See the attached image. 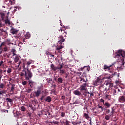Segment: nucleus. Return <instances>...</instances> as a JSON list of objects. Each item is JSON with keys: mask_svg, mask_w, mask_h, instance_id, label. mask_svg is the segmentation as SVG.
Returning <instances> with one entry per match:
<instances>
[{"mask_svg": "<svg viewBox=\"0 0 125 125\" xmlns=\"http://www.w3.org/2000/svg\"><path fill=\"white\" fill-rule=\"evenodd\" d=\"M49 123H51V124H52L53 123L55 125H58L59 122L57 121L54 120L53 122H52V121L49 122Z\"/></svg>", "mask_w": 125, "mask_h": 125, "instance_id": "obj_29", "label": "nucleus"}, {"mask_svg": "<svg viewBox=\"0 0 125 125\" xmlns=\"http://www.w3.org/2000/svg\"><path fill=\"white\" fill-rule=\"evenodd\" d=\"M25 64H26V62H24L23 64V65H22L23 69H24V70H23V72H25V69H26Z\"/></svg>", "mask_w": 125, "mask_h": 125, "instance_id": "obj_44", "label": "nucleus"}, {"mask_svg": "<svg viewBox=\"0 0 125 125\" xmlns=\"http://www.w3.org/2000/svg\"><path fill=\"white\" fill-rule=\"evenodd\" d=\"M118 102L121 103H125V96H120L118 97Z\"/></svg>", "mask_w": 125, "mask_h": 125, "instance_id": "obj_6", "label": "nucleus"}, {"mask_svg": "<svg viewBox=\"0 0 125 125\" xmlns=\"http://www.w3.org/2000/svg\"><path fill=\"white\" fill-rule=\"evenodd\" d=\"M110 83L111 82L109 81H105V82H104V85H106V86H109Z\"/></svg>", "mask_w": 125, "mask_h": 125, "instance_id": "obj_24", "label": "nucleus"}, {"mask_svg": "<svg viewBox=\"0 0 125 125\" xmlns=\"http://www.w3.org/2000/svg\"><path fill=\"white\" fill-rule=\"evenodd\" d=\"M41 94V92L40 91L37 90L34 92L35 97H39Z\"/></svg>", "mask_w": 125, "mask_h": 125, "instance_id": "obj_17", "label": "nucleus"}, {"mask_svg": "<svg viewBox=\"0 0 125 125\" xmlns=\"http://www.w3.org/2000/svg\"><path fill=\"white\" fill-rule=\"evenodd\" d=\"M29 84L30 86V87L32 88L34 86V85H35L36 83L32 80L28 81Z\"/></svg>", "mask_w": 125, "mask_h": 125, "instance_id": "obj_12", "label": "nucleus"}, {"mask_svg": "<svg viewBox=\"0 0 125 125\" xmlns=\"http://www.w3.org/2000/svg\"><path fill=\"white\" fill-rule=\"evenodd\" d=\"M3 63H4V62L2 61L0 62V67H1V66L3 64Z\"/></svg>", "mask_w": 125, "mask_h": 125, "instance_id": "obj_58", "label": "nucleus"}, {"mask_svg": "<svg viewBox=\"0 0 125 125\" xmlns=\"http://www.w3.org/2000/svg\"><path fill=\"white\" fill-rule=\"evenodd\" d=\"M110 109H105V113L108 114L110 113Z\"/></svg>", "mask_w": 125, "mask_h": 125, "instance_id": "obj_39", "label": "nucleus"}, {"mask_svg": "<svg viewBox=\"0 0 125 125\" xmlns=\"http://www.w3.org/2000/svg\"><path fill=\"white\" fill-rule=\"evenodd\" d=\"M113 87V84L112 83L110 82V83H109V84L108 85V87L109 88H112Z\"/></svg>", "mask_w": 125, "mask_h": 125, "instance_id": "obj_37", "label": "nucleus"}, {"mask_svg": "<svg viewBox=\"0 0 125 125\" xmlns=\"http://www.w3.org/2000/svg\"><path fill=\"white\" fill-rule=\"evenodd\" d=\"M30 37V34L29 33H27V34L25 35L26 39H29Z\"/></svg>", "mask_w": 125, "mask_h": 125, "instance_id": "obj_40", "label": "nucleus"}, {"mask_svg": "<svg viewBox=\"0 0 125 125\" xmlns=\"http://www.w3.org/2000/svg\"><path fill=\"white\" fill-rule=\"evenodd\" d=\"M74 94L76 96H78V97H80L81 96V93L79 90H75L74 91Z\"/></svg>", "mask_w": 125, "mask_h": 125, "instance_id": "obj_15", "label": "nucleus"}, {"mask_svg": "<svg viewBox=\"0 0 125 125\" xmlns=\"http://www.w3.org/2000/svg\"><path fill=\"white\" fill-rule=\"evenodd\" d=\"M20 76L21 77H24L25 76V74L22 72H21L20 74Z\"/></svg>", "mask_w": 125, "mask_h": 125, "instance_id": "obj_53", "label": "nucleus"}, {"mask_svg": "<svg viewBox=\"0 0 125 125\" xmlns=\"http://www.w3.org/2000/svg\"><path fill=\"white\" fill-rule=\"evenodd\" d=\"M43 90V85L42 84L40 86L38 87V91H40L41 93V91H42Z\"/></svg>", "mask_w": 125, "mask_h": 125, "instance_id": "obj_21", "label": "nucleus"}, {"mask_svg": "<svg viewBox=\"0 0 125 125\" xmlns=\"http://www.w3.org/2000/svg\"><path fill=\"white\" fill-rule=\"evenodd\" d=\"M56 84H54V85H53L52 86V88H53L54 89L56 88Z\"/></svg>", "mask_w": 125, "mask_h": 125, "instance_id": "obj_62", "label": "nucleus"}, {"mask_svg": "<svg viewBox=\"0 0 125 125\" xmlns=\"http://www.w3.org/2000/svg\"><path fill=\"white\" fill-rule=\"evenodd\" d=\"M46 82H47V83H50V84H53L54 81L52 80V78H47L46 79Z\"/></svg>", "mask_w": 125, "mask_h": 125, "instance_id": "obj_14", "label": "nucleus"}, {"mask_svg": "<svg viewBox=\"0 0 125 125\" xmlns=\"http://www.w3.org/2000/svg\"><path fill=\"white\" fill-rule=\"evenodd\" d=\"M9 14V12H0V17L3 21L7 18H8Z\"/></svg>", "mask_w": 125, "mask_h": 125, "instance_id": "obj_4", "label": "nucleus"}, {"mask_svg": "<svg viewBox=\"0 0 125 125\" xmlns=\"http://www.w3.org/2000/svg\"><path fill=\"white\" fill-rule=\"evenodd\" d=\"M61 116L62 117H64L65 116V112H62L61 114Z\"/></svg>", "mask_w": 125, "mask_h": 125, "instance_id": "obj_43", "label": "nucleus"}, {"mask_svg": "<svg viewBox=\"0 0 125 125\" xmlns=\"http://www.w3.org/2000/svg\"><path fill=\"white\" fill-rule=\"evenodd\" d=\"M97 108H98V109H101V110H100V112H103L104 110L105 111V110H106V109L103 108L102 106L99 105H98V106H97Z\"/></svg>", "mask_w": 125, "mask_h": 125, "instance_id": "obj_18", "label": "nucleus"}, {"mask_svg": "<svg viewBox=\"0 0 125 125\" xmlns=\"http://www.w3.org/2000/svg\"><path fill=\"white\" fill-rule=\"evenodd\" d=\"M27 82L26 81H23V82H22V85H23V86L26 85H27Z\"/></svg>", "mask_w": 125, "mask_h": 125, "instance_id": "obj_38", "label": "nucleus"}, {"mask_svg": "<svg viewBox=\"0 0 125 125\" xmlns=\"http://www.w3.org/2000/svg\"><path fill=\"white\" fill-rule=\"evenodd\" d=\"M7 72L8 74H10V73H11V72H12V69L11 68H8Z\"/></svg>", "mask_w": 125, "mask_h": 125, "instance_id": "obj_49", "label": "nucleus"}, {"mask_svg": "<svg viewBox=\"0 0 125 125\" xmlns=\"http://www.w3.org/2000/svg\"><path fill=\"white\" fill-rule=\"evenodd\" d=\"M73 125H78V122H72Z\"/></svg>", "mask_w": 125, "mask_h": 125, "instance_id": "obj_60", "label": "nucleus"}, {"mask_svg": "<svg viewBox=\"0 0 125 125\" xmlns=\"http://www.w3.org/2000/svg\"><path fill=\"white\" fill-rule=\"evenodd\" d=\"M116 57L118 58V64L120 65V66L117 67L118 70H123L124 68L123 61H124V58H125V52L122 50H119L116 53Z\"/></svg>", "mask_w": 125, "mask_h": 125, "instance_id": "obj_1", "label": "nucleus"}, {"mask_svg": "<svg viewBox=\"0 0 125 125\" xmlns=\"http://www.w3.org/2000/svg\"><path fill=\"white\" fill-rule=\"evenodd\" d=\"M11 52H13V56H15V55H16V51L15 49H12L11 50Z\"/></svg>", "mask_w": 125, "mask_h": 125, "instance_id": "obj_32", "label": "nucleus"}, {"mask_svg": "<svg viewBox=\"0 0 125 125\" xmlns=\"http://www.w3.org/2000/svg\"><path fill=\"white\" fill-rule=\"evenodd\" d=\"M26 64H27V65H28L27 67L28 66V67H29V65H31V64H32V62H30V61L27 62V63Z\"/></svg>", "mask_w": 125, "mask_h": 125, "instance_id": "obj_51", "label": "nucleus"}, {"mask_svg": "<svg viewBox=\"0 0 125 125\" xmlns=\"http://www.w3.org/2000/svg\"><path fill=\"white\" fill-rule=\"evenodd\" d=\"M22 112H25L26 111V108L24 106H22L20 107V109Z\"/></svg>", "mask_w": 125, "mask_h": 125, "instance_id": "obj_23", "label": "nucleus"}, {"mask_svg": "<svg viewBox=\"0 0 125 125\" xmlns=\"http://www.w3.org/2000/svg\"><path fill=\"white\" fill-rule=\"evenodd\" d=\"M104 106L106 108H109L111 107V104L109 102H105L104 103Z\"/></svg>", "mask_w": 125, "mask_h": 125, "instance_id": "obj_20", "label": "nucleus"}, {"mask_svg": "<svg viewBox=\"0 0 125 125\" xmlns=\"http://www.w3.org/2000/svg\"><path fill=\"white\" fill-rule=\"evenodd\" d=\"M110 114H109V115H110V117L113 118V115L114 114L113 109H112V111H111V112H110Z\"/></svg>", "mask_w": 125, "mask_h": 125, "instance_id": "obj_50", "label": "nucleus"}, {"mask_svg": "<svg viewBox=\"0 0 125 125\" xmlns=\"http://www.w3.org/2000/svg\"><path fill=\"white\" fill-rule=\"evenodd\" d=\"M82 76L86 78L87 77V72L85 71L82 73Z\"/></svg>", "mask_w": 125, "mask_h": 125, "instance_id": "obj_30", "label": "nucleus"}, {"mask_svg": "<svg viewBox=\"0 0 125 125\" xmlns=\"http://www.w3.org/2000/svg\"><path fill=\"white\" fill-rule=\"evenodd\" d=\"M27 72L25 71V77L26 80H29L30 79L32 78L33 76L32 73L30 70H29L28 66H27Z\"/></svg>", "mask_w": 125, "mask_h": 125, "instance_id": "obj_2", "label": "nucleus"}, {"mask_svg": "<svg viewBox=\"0 0 125 125\" xmlns=\"http://www.w3.org/2000/svg\"><path fill=\"white\" fill-rule=\"evenodd\" d=\"M4 26V24H3L2 22L1 21H0V27H3Z\"/></svg>", "mask_w": 125, "mask_h": 125, "instance_id": "obj_48", "label": "nucleus"}, {"mask_svg": "<svg viewBox=\"0 0 125 125\" xmlns=\"http://www.w3.org/2000/svg\"><path fill=\"white\" fill-rule=\"evenodd\" d=\"M65 41V39H64V38L63 37L62 35H61L60 36V40L58 41V43L59 44H62V42H64Z\"/></svg>", "mask_w": 125, "mask_h": 125, "instance_id": "obj_9", "label": "nucleus"}, {"mask_svg": "<svg viewBox=\"0 0 125 125\" xmlns=\"http://www.w3.org/2000/svg\"><path fill=\"white\" fill-rule=\"evenodd\" d=\"M46 98L45 96H42L41 97V99H40V100L41 101H43L44 100L45 101V99Z\"/></svg>", "mask_w": 125, "mask_h": 125, "instance_id": "obj_42", "label": "nucleus"}, {"mask_svg": "<svg viewBox=\"0 0 125 125\" xmlns=\"http://www.w3.org/2000/svg\"><path fill=\"white\" fill-rule=\"evenodd\" d=\"M59 68H61V69H58V70H60L59 73L61 75H64V74H66V71L64 69H62V68H63V65L62 64L59 65Z\"/></svg>", "mask_w": 125, "mask_h": 125, "instance_id": "obj_5", "label": "nucleus"}, {"mask_svg": "<svg viewBox=\"0 0 125 125\" xmlns=\"http://www.w3.org/2000/svg\"><path fill=\"white\" fill-rule=\"evenodd\" d=\"M62 48H63V47L62 46H60L57 48V50L59 51L60 50H61V49H62Z\"/></svg>", "mask_w": 125, "mask_h": 125, "instance_id": "obj_33", "label": "nucleus"}, {"mask_svg": "<svg viewBox=\"0 0 125 125\" xmlns=\"http://www.w3.org/2000/svg\"><path fill=\"white\" fill-rule=\"evenodd\" d=\"M60 66H55L54 64H52L50 65V68L52 70V71H54V72H56L57 70H58V69H61L62 68V67H59Z\"/></svg>", "mask_w": 125, "mask_h": 125, "instance_id": "obj_7", "label": "nucleus"}, {"mask_svg": "<svg viewBox=\"0 0 125 125\" xmlns=\"http://www.w3.org/2000/svg\"><path fill=\"white\" fill-rule=\"evenodd\" d=\"M60 30H61V32H62V31L64 32L66 29L65 28H63L62 29H61Z\"/></svg>", "mask_w": 125, "mask_h": 125, "instance_id": "obj_63", "label": "nucleus"}, {"mask_svg": "<svg viewBox=\"0 0 125 125\" xmlns=\"http://www.w3.org/2000/svg\"><path fill=\"white\" fill-rule=\"evenodd\" d=\"M4 87H5V85L3 83H1L0 85V88L1 89H3Z\"/></svg>", "mask_w": 125, "mask_h": 125, "instance_id": "obj_45", "label": "nucleus"}, {"mask_svg": "<svg viewBox=\"0 0 125 125\" xmlns=\"http://www.w3.org/2000/svg\"><path fill=\"white\" fill-rule=\"evenodd\" d=\"M69 121H68V120H66V122H65V125H70V124H69Z\"/></svg>", "mask_w": 125, "mask_h": 125, "instance_id": "obj_54", "label": "nucleus"}, {"mask_svg": "<svg viewBox=\"0 0 125 125\" xmlns=\"http://www.w3.org/2000/svg\"><path fill=\"white\" fill-rule=\"evenodd\" d=\"M8 49L6 46L3 48V52H8Z\"/></svg>", "mask_w": 125, "mask_h": 125, "instance_id": "obj_34", "label": "nucleus"}, {"mask_svg": "<svg viewBox=\"0 0 125 125\" xmlns=\"http://www.w3.org/2000/svg\"><path fill=\"white\" fill-rule=\"evenodd\" d=\"M67 34V32H64V33H63V34L62 36H64V37H66Z\"/></svg>", "mask_w": 125, "mask_h": 125, "instance_id": "obj_61", "label": "nucleus"}, {"mask_svg": "<svg viewBox=\"0 0 125 125\" xmlns=\"http://www.w3.org/2000/svg\"><path fill=\"white\" fill-rule=\"evenodd\" d=\"M3 21H5V24L10 25V21L8 19V18H7L6 19H4Z\"/></svg>", "mask_w": 125, "mask_h": 125, "instance_id": "obj_19", "label": "nucleus"}, {"mask_svg": "<svg viewBox=\"0 0 125 125\" xmlns=\"http://www.w3.org/2000/svg\"><path fill=\"white\" fill-rule=\"evenodd\" d=\"M63 81V78H62L61 77H59L58 78V83H62Z\"/></svg>", "mask_w": 125, "mask_h": 125, "instance_id": "obj_22", "label": "nucleus"}, {"mask_svg": "<svg viewBox=\"0 0 125 125\" xmlns=\"http://www.w3.org/2000/svg\"><path fill=\"white\" fill-rule=\"evenodd\" d=\"M5 44H6V42H3L0 45V47H2L3 46H4V45H5Z\"/></svg>", "mask_w": 125, "mask_h": 125, "instance_id": "obj_52", "label": "nucleus"}, {"mask_svg": "<svg viewBox=\"0 0 125 125\" xmlns=\"http://www.w3.org/2000/svg\"><path fill=\"white\" fill-rule=\"evenodd\" d=\"M9 1L11 3V4H14L15 3V0H9Z\"/></svg>", "mask_w": 125, "mask_h": 125, "instance_id": "obj_41", "label": "nucleus"}, {"mask_svg": "<svg viewBox=\"0 0 125 125\" xmlns=\"http://www.w3.org/2000/svg\"><path fill=\"white\" fill-rule=\"evenodd\" d=\"M21 63H22V60L19 61L18 67H19Z\"/></svg>", "mask_w": 125, "mask_h": 125, "instance_id": "obj_55", "label": "nucleus"}, {"mask_svg": "<svg viewBox=\"0 0 125 125\" xmlns=\"http://www.w3.org/2000/svg\"><path fill=\"white\" fill-rule=\"evenodd\" d=\"M46 55H51V52H50L49 51H46Z\"/></svg>", "mask_w": 125, "mask_h": 125, "instance_id": "obj_47", "label": "nucleus"}, {"mask_svg": "<svg viewBox=\"0 0 125 125\" xmlns=\"http://www.w3.org/2000/svg\"><path fill=\"white\" fill-rule=\"evenodd\" d=\"M87 81V80H86V81L84 79V78H81V81L83 82H85L86 83V81Z\"/></svg>", "mask_w": 125, "mask_h": 125, "instance_id": "obj_56", "label": "nucleus"}, {"mask_svg": "<svg viewBox=\"0 0 125 125\" xmlns=\"http://www.w3.org/2000/svg\"><path fill=\"white\" fill-rule=\"evenodd\" d=\"M45 101L46 102L50 103L52 101V98L50 96H47L45 98Z\"/></svg>", "mask_w": 125, "mask_h": 125, "instance_id": "obj_13", "label": "nucleus"}, {"mask_svg": "<svg viewBox=\"0 0 125 125\" xmlns=\"http://www.w3.org/2000/svg\"><path fill=\"white\" fill-rule=\"evenodd\" d=\"M84 117L86 118V119H89V116L87 113H84Z\"/></svg>", "mask_w": 125, "mask_h": 125, "instance_id": "obj_26", "label": "nucleus"}, {"mask_svg": "<svg viewBox=\"0 0 125 125\" xmlns=\"http://www.w3.org/2000/svg\"><path fill=\"white\" fill-rule=\"evenodd\" d=\"M22 125H29L28 124V122H25L23 123Z\"/></svg>", "mask_w": 125, "mask_h": 125, "instance_id": "obj_57", "label": "nucleus"}, {"mask_svg": "<svg viewBox=\"0 0 125 125\" xmlns=\"http://www.w3.org/2000/svg\"><path fill=\"white\" fill-rule=\"evenodd\" d=\"M87 84L86 83H84L83 84L81 85L80 87V91L81 93L84 95V96H85V94L83 93V91L86 92L87 91Z\"/></svg>", "mask_w": 125, "mask_h": 125, "instance_id": "obj_3", "label": "nucleus"}, {"mask_svg": "<svg viewBox=\"0 0 125 125\" xmlns=\"http://www.w3.org/2000/svg\"><path fill=\"white\" fill-rule=\"evenodd\" d=\"M113 64L109 66H108L106 65H104V70H108V71L109 72H110V71H111V68L112 66H113Z\"/></svg>", "mask_w": 125, "mask_h": 125, "instance_id": "obj_10", "label": "nucleus"}, {"mask_svg": "<svg viewBox=\"0 0 125 125\" xmlns=\"http://www.w3.org/2000/svg\"><path fill=\"white\" fill-rule=\"evenodd\" d=\"M102 82V80L101 79H97L94 82V85L96 86H98Z\"/></svg>", "mask_w": 125, "mask_h": 125, "instance_id": "obj_8", "label": "nucleus"}, {"mask_svg": "<svg viewBox=\"0 0 125 125\" xmlns=\"http://www.w3.org/2000/svg\"><path fill=\"white\" fill-rule=\"evenodd\" d=\"M19 60V58L18 57H15L14 59L15 63L16 64V63H17Z\"/></svg>", "mask_w": 125, "mask_h": 125, "instance_id": "obj_31", "label": "nucleus"}, {"mask_svg": "<svg viewBox=\"0 0 125 125\" xmlns=\"http://www.w3.org/2000/svg\"><path fill=\"white\" fill-rule=\"evenodd\" d=\"M18 30H17L16 29L12 27L10 30V33H12L13 35H14L17 34L18 32Z\"/></svg>", "mask_w": 125, "mask_h": 125, "instance_id": "obj_11", "label": "nucleus"}, {"mask_svg": "<svg viewBox=\"0 0 125 125\" xmlns=\"http://www.w3.org/2000/svg\"><path fill=\"white\" fill-rule=\"evenodd\" d=\"M14 89H15V88H14V85H12V87L11 88L10 92H14Z\"/></svg>", "mask_w": 125, "mask_h": 125, "instance_id": "obj_35", "label": "nucleus"}, {"mask_svg": "<svg viewBox=\"0 0 125 125\" xmlns=\"http://www.w3.org/2000/svg\"><path fill=\"white\" fill-rule=\"evenodd\" d=\"M110 115H105V117H104V118H105V120L106 121H108L110 120Z\"/></svg>", "mask_w": 125, "mask_h": 125, "instance_id": "obj_27", "label": "nucleus"}, {"mask_svg": "<svg viewBox=\"0 0 125 125\" xmlns=\"http://www.w3.org/2000/svg\"><path fill=\"white\" fill-rule=\"evenodd\" d=\"M6 43L8 44V45H9V44H11V40L10 39H7L5 42Z\"/></svg>", "mask_w": 125, "mask_h": 125, "instance_id": "obj_25", "label": "nucleus"}, {"mask_svg": "<svg viewBox=\"0 0 125 125\" xmlns=\"http://www.w3.org/2000/svg\"><path fill=\"white\" fill-rule=\"evenodd\" d=\"M5 92H4V91H0V95H2V94H5Z\"/></svg>", "mask_w": 125, "mask_h": 125, "instance_id": "obj_59", "label": "nucleus"}, {"mask_svg": "<svg viewBox=\"0 0 125 125\" xmlns=\"http://www.w3.org/2000/svg\"><path fill=\"white\" fill-rule=\"evenodd\" d=\"M81 71H86V72H89V68L88 66H84L81 68Z\"/></svg>", "mask_w": 125, "mask_h": 125, "instance_id": "obj_16", "label": "nucleus"}, {"mask_svg": "<svg viewBox=\"0 0 125 125\" xmlns=\"http://www.w3.org/2000/svg\"><path fill=\"white\" fill-rule=\"evenodd\" d=\"M32 89H28L26 90V92L28 93H30V92H31L32 91Z\"/></svg>", "mask_w": 125, "mask_h": 125, "instance_id": "obj_46", "label": "nucleus"}, {"mask_svg": "<svg viewBox=\"0 0 125 125\" xmlns=\"http://www.w3.org/2000/svg\"><path fill=\"white\" fill-rule=\"evenodd\" d=\"M9 64H10V65H12V61H8Z\"/></svg>", "mask_w": 125, "mask_h": 125, "instance_id": "obj_64", "label": "nucleus"}, {"mask_svg": "<svg viewBox=\"0 0 125 125\" xmlns=\"http://www.w3.org/2000/svg\"><path fill=\"white\" fill-rule=\"evenodd\" d=\"M6 101H7L9 103H13V100L12 99H10L9 98H7L6 99Z\"/></svg>", "mask_w": 125, "mask_h": 125, "instance_id": "obj_28", "label": "nucleus"}, {"mask_svg": "<svg viewBox=\"0 0 125 125\" xmlns=\"http://www.w3.org/2000/svg\"><path fill=\"white\" fill-rule=\"evenodd\" d=\"M105 98H106V99H108L109 100H110V99L111 98V96L106 94V95H105Z\"/></svg>", "mask_w": 125, "mask_h": 125, "instance_id": "obj_36", "label": "nucleus"}]
</instances>
